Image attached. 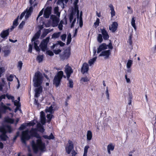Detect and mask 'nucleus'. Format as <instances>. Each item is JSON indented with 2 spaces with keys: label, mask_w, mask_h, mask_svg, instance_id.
Segmentation results:
<instances>
[{
  "label": "nucleus",
  "mask_w": 156,
  "mask_h": 156,
  "mask_svg": "<svg viewBox=\"0 0 156 156\" xmlns=\"http://www.w3.org/2000/svg\"><path fill=\"white\" fill-rule=\"evenodd\" d=\"M107 49V44L105 43H103L101 44L98 48L97 52L98 53H99L102 51Z\"/></svg>",
  "instance_id": "14"
},
{
  "label": "nucleus",
  "mask_w": 156,
  "mask_h": 156,
  "mask_svg": "<svg viewBox=\"0 0 156 156\" xmlns=\"http://www.w3.org/2000/svg\"><path fill=\"white\" fill-rule=\"evenodd\" d=\"M53 116V115H52L51 114H48L46 115L47 118L48 119H52V117Z\"/></svg>",
  "instance_id": "59"
},
{
  "label": "nucleus",
  "mask_w": 156,
  "mask_h": 156,
  "mask_svg": "<svg viewBox=\"0 0 156 156\" xmlns=\"http://www.w3.org/2000/svg\"><path fill=\"white\" fill-rule=\"evenodd\" d=\"M108 6L110 8V10H111V17L112 18L115 15V12L114 10V8L112 4H110Z\"/></svg>",
  "instance_id": "16"
},
{
  "label": "nucleus",
  "mask_w": 156,
  "mask_h": 156,
  "mask_svg": "<svg viewBox=\"0 0 156 156\" xmlns=\"http://www.w3.org/2000/svg\"><path fill=\"white\" fill-rule=\"evenodd\" d=\"M133 63V61L129 59L127 63L126 66L127 68L129 69L131 67Z\"/></svg>",
  "instance_id": "34"
},
{
  "label": "nucleus",
  "mask_w": 156,
  "mask_h": 156,
  "mask_svg": "<svg viewBox=\"0 0 156 156\" xmlns=\"http://www.w3.org/2000/svg\"><path fill=\"white\" fill-rule=\"evenodd\" d=\"M47 47V44L42 42L40 44V48L43 51H45Z\"/></svg>",
  "instance_id": "21"
},
{
  "label": "nucleus",
  "mask_w": 156,
  "mask_h": 156,
  "mask_svg": "<svg viewBox=\"0 0 156 156\" xmlns=\"http://www.w3.org/2000/svg\"><path fill=\"white\" fill-rule=\"evenodd\" d=\"M19 18V16H18L17 18H16L13 21V25L15 26V27H16L18 24V20Z\"/></svg>",
  "instance_id": "39"
},
{
  "label": "nucleus",
  "mask_w": 156,
  "mask_h": 156,
  "mask_svg": "<svg viewBox=\"0 0 156 156\" xmlns=\"http://www.w3.org/2000/svg\"><path fill=\"white\" fill-rule=\"evenodd\" d=\"M6 96L7 98L9 99H11L12 101H14V97L10 95L7 94Z\"/></svg>",
  "instance_id": "44"
},
{
  "label": "nucleus",
  "mask_w": 156,
  "mask_h": 156,
  "mask_svg": "<svg viewBox=\"0 0 156 156\" xmlns=\"http://www.w3.org/2000/svg\"><path fill=\"white\" fill-rule=\"evenodd\" d=\"M65 72L66 75L67 80H69L71 74L73 73V70L70 66L67 65L65 69Z\"/></svg>",
  "instance_id": "8"
},
{
  "label": "nucleus",
  "mask_w": 156,
  "mask_h": 156,
  "mask_svg": "<svg viewBox=\"0 0 156 156\" xmlns=\"http://www.w3.org/2000/svg\"><path fill=\"white\" fill-rule=\"evenodd\" d=\"M82 12H81L79 18V24L80 27H82L83 25V22L82 18Z\"/></svg>",
  "instance_id": "28"
},
{
  "label": "nucleus",
  "mask_w": 156,
  "mask_h": 156,
  "mask_svg": "<svg viewBox=\"0 0 156 156\" xmlns=\"http://www.w3.org/2000/svg\"><path fill=\"white\" fill-rule=\"evenodd\" d=\"M53 51L55 54L57 55L61 51V50L60 49L58 50L54 49L53 50Z\"/></svg>",
  "instance_id": "54"
},
{
  "label": "nucleus",
  "mask_w": 156,
  "mask_h": 156,
  "mask_svg": "<svg viewBox=\"0 0 156 156\" xmlns=\"http://www.w3.org/2000/svg\"><path fill=\"white\" fill-rule=\"evenodd\" d=\"M63 76V72L62 71H59L56 75L53 80V84L56 87H58L61 84V80Z\"/></svg>",
  "instance_id": "3"
},
{
  "label": "nucleus",
  "mask_w": 156,
  "mask_h": 156,
  "mask_svg": "<svg viewBox=\"0 0 156 156\" xmlns=\"http://www.w3.org/2000/svg\"><path fill=\"white\" fill-rule=\"evenodd\" d=\"M89 70V65L86 62L84 63L82 66L81 69V73L83 74L87 73Z\"/></svg>",
  "instance_id": "9"
},
{
  "label": "nucleus",
  "mask_w": 156,
  "mask_h": 156,
  "mask_svg": "<svg viewBox=\"0 0 156 156\" xmlns=\"http://www.w3.org/2000/svg\"><path fill=\"white\" fill-rule=\"evenodd\" d=\"M118 26V24L117 22H114L112 23L111 26L109 27V30L113 33H114L117 30Z\"/></svg>",
  "instance_id": "12"
},
{
  "label": "nucleus",
  "mask_w": 156,
  "mask_h": 156,
  "mask_svg": "<svg viewBox=\"0 0 156 156\" xmlns=\"http://www.w3.org/2000/svg\"><path fill=\"white\" fill-rule=\"evenodd\" d=\"M83 82H87L89 81L88 78L87 77H82L81 79Z\"/></svg>",
  "instance_id": "62"
},
{
  "label": "nucleus",
  "mask_w": 156,
  "mask_h": 156,
  "mask_svg": "<svg viewBox=\"0 0 156 156\" xmlns=\"http://www.w3.org/2000/svg\"><path fill=\"white\" fill-rule=\"evenodd\" d=\"M41 122L42 125H44L46 122L45 117L41 118Z\"/></svg>",
  "instance_id": "48"
},
{
  "label": "nucleus",
  "mask_w": 156,
  "mask_h": 156,
  "mask_svg": "<svg viewBox=\"0 0 156 156\" xmlns=\"http://www.w3.org/2000/svg\"><path fill=\"white\" fill-rule=\"evenodd\" d=\"M68 145L65 147V150L66 153L69 154L72 150H74V146L73 142L70 140L68 141Z\"/></svg>",
  "instance_id": "6"
},
{
  "label": "nucleus",
  "mask_w": 156,
  "mask_h": 156,
  "mask_svg": "<svg viewBox=\"0 0 156 156\" xmlns=\"http://www.w3.org/2000/svg\"><path fill=\"white\" fill-rule=\"evenodd\" d=\"M0 138L2 140L5 141L6 140L7 138H9V137L6 135V133H2L0 136Z\"/></svg>",
  "instance_id": "25"
},
{
  "label": "nucleus",
  "mask_w": 156,
  "mask_h": 156,
  "mask_svg": "<svg viewBox=\"0 0 156 156\" xmlns=\"http://www.w3.org/2000/svg\"><path fill=\"white\" fill-rule=\"evenodd\" d=\"M128 42H129L130 45H131L132 44V35H130L129 37V39L128 40Z\"/></svg>",
  "instance_id": "60"
},
{
  "label": "nucleus",
  "mask_w": 156,
  "mask_h": 156,
  "mask_svg": "<svg viewBox=\"0 0 156 156\" xmlns=\"http://www.w3.org/2000/svg\"><path fill=\"white\" fill-rule=\"evenodd\" d=\"M0 132L2 133H6L7 131L5 126H1L0 127Z\"/></svg>",
  "instance_id": "37"
},
{
  "label": "nucleus",
  "mask_w": 156,
  "mask_h": 156,
  "mask_svg": "<svg viewBox=\"0 0 156 156\" xmlns=\"http://www.w3.org/2000/svg\"><path fill=\"white\" fill-rule=\"evenodd\" d=\"M25 13L26 12L25 11H24L21 13L19 18L20 20H21L23 18L24 16Z\"/></svg>",
  "instance_id": "64"
},
{
  "label": "nucleus",
  "mask_w": 156,
  "mask_h": 156,
  "mask_svg": "<svg viewBox=\"0 0 156 156\" xmlns=\"http://www.w3.org/2000/svg\"><path fill=\"white\" fill-rule=\"evenodd\" d=\"M31 13L28 12H26V15L25 16V19H27L31 16Z\"/></svg>",
  "instance_id": "58"
},
{
  "label": "nucleus",
  "mask_w": 156,
  "mask_h": 156,
  "mask_svg": "<svg viewBox=\"0 0 156 156\" xmlns=\"http://www.w3.org/2000/svg\"><path fill=\"white\" fill-rule=\"evenodd\" d=\"M97 58V57L95 56L92 59H90L88 62L89 63L90 65H91L93 64L94 62L96 60Z\"/></svg>",
  "instance_id": "36"
},
{
  "label": "nucleus",
  "mask_w": 156,
  "mask_h": 156,
  "mask_svg": "<svg viewBox=\"0 0 156 156\" xmlns=\"http://www.w3.org/2000/svg\"><path fill=\"white\" fill-rule=\"evenodd\" d=\"M43 77L42 74L39 71L35 73L33 79L34 86L35 87L34 97L38 98L40 94L43 91V87L41 85L43 82Z\"/></svg>",
  "instance_id": "2"
},
{
  "label": "nucleus",
  "mask_w": 156,
  "mask_h": 156,
  "mask_svg": "<svg viewBox=\"0 0 156 156\" xmlns=\"http://www.w3.org/2000/svg\"><path fill=\"white\" fill-rule=\"evenodd\" d=\"M132 95L130 94L129 95L128 100V104L129 105H131L132 103Z\"/></svg>",
  "instance_id": "52"
},
{
  "label": "nucleus",
  "mask_w": 156,
  "mask_h": 156,
  "mask_svg": "<svg viewBox=\"0 0 156 156\" xmlns=\"http://www.w3.org/2000/svg\"><path fill=\"white\" fill-rule=\"evenodd\" d=\"M49 37H48L45 39H44L42 42L47 44L49 41Z\"/></svg>",
  "instance_id": "49"
},
{
  "label": "nucleus",
  "mask_w": 156,
  "mask_h": 156,
  "mask_svg": "<svg viewBox=\"0 0 156 156\" xmlns=\"http://www.w3.org/2000/svg\"><path fill=\"white\" fill-rule=\"evenodd\" d=\"M115 146L113 145L111 143L107 146V150H111L112 151H113L114 149Z\"/></svg>",
  "instance_id": "31"
},
{
  "label": "nucleus",
  "mask_w": 156,
  "mask_h": 156,
  "mask_svg": "<svg viewBox=\"0 0 156 156\" xmlns=\"http://www.w3.org/2000/svg\"><path fill=\"white\" fill-rule=\"evenodd\" d=\"M71 55L70 51L69 49L65 50L62 54L60 55V58L61 60L64 61L68 59Z\"/></svg>",
  "instance_id": "5"
},
{
  "label": "nucleus",
  "mask_w": 156,
  "mask_h": 156,
  "mask_svg": "<svg viewBox=\"0 0 156 156\" xmlns=\"http://www.w3.org/2000/svg\"><path fill=\"white\" fill-rule=\"evenodd\" d=\"M43 58L44 56L43 55H39L37 56L36 58V60L37 61H38V62L40 63L42 62L43 60Z\"/></svg>",
  "instance_id": "27"
},
{
  "label": "nucleus",
  "mask_w": 156,
  "mask_h": 156,
  "mask_svg": "<svg viewBox=\"0 0 156 156\" xmlns=\"http://www.w3.org/2000/svg\"><path fill=\"white\" fill-rule=\"evenodd\" d=\"M71 35L69 33L68 35L67 36V44L68 45L69 44L71 41Z\"/></svg>",
  "instance_id": "32"
},
{
  "label": "nucleus",
  "mask_w": 156,
  "mask_h": 156,
  "mask_svg": "<svg viewBox=\"0 0 156 156\" xmlns=\"http://www.w3.org/2000/svg\"><path fill=\"white\" fill-rule=\"evenodd\" d=\"M53 30V29H50V28L47 29H44V31L41 35V37L44 38L45 37L47 34Z\"/></svg>",
  "instance_id": "15"
},
{
  "label": "nucleus",
  "mask_w": 156,
  "mask_h": 156,
  "mask_svg": "<svg viewBox=\"0 0 156 156\" xmlns=\"http://www.w3.org/2000/svg\"><path fill=\"white\" fill-rule=\"evenodd\" d=\"M99 23L100 19L98 18H97L96 21L94 23V24L97 27L99 25Z\"/></svg>",
  "instance_id": "46"
},
{
  "label": "nucleus",
  "mask_w": 156,
  "mask_h": 156,
  "mask_svg": "<svg viewBox=\"0 0 156 156\" xmlns=\"http://www.w3.org/2000/svg\"><path fill=\"white\" fill-rule=\"evenodd\" d=\"M23 65V63L21 61H19L18 62V67L20 68V69H21Z\"/></svg>",
  "instance_id": "53"
},
{
  "label": "nucleus",
  "mask_w": 156,
  "mask_h": 156,
  "mask_svg": "<svg viewBox=\"0 0 156 156\" xmlns=\"http://www.w3.org/2000/svg\"><path fill=\"white\" fill-rule=\"evenodd\" d=\"M66 34H62L61 36V38L62 41H65L66 40Z\"/></svg>",
  "instance_id": "57"
},
{
  "label": "nucleus",
  "mask_w": 156,
  "mask_h": 156,
  "mask_svg": "<svg viewBox=\"0 0 156 156\" xmlns=\"http://www.w3.org/2000/svg\"><path fill=\"white\" fill-rule=\"evenodd\" d=\"M25 24V21H22L18 27L20 29L23 28Z\"/></svg>",
  "instance_id": "47"
},
{
  "label": "nucleus",
  "mask_w": 156,
  "mask_h": 156,
  "mask_svg": "<svg viewBox=\"0 0 156 156\" xmlns=\"http://www.w3.org/2000/svg\"><path fill=\"white\" fill-rule=\"evenodd\" d=\"M53 108L52 105H51L49 107H47L45 110L46 112H49L51 114H53L54 113V112H53Z\"/></svg>",
  "instance_id": "22"
},
{
  "label": "nucleus",
  "mask_w": 156,
  "mask_h": 156,
  "mask_svg": "<svg viewBox=\"0 0 156 156\" xmlns=\"http://www.w3.org/2000/svg\"><path fill=\"white\" fill-rule=\"evenodd\" d=\"M13 75L12 74H11L7 77V80L8 81H12L13 80Z\"/></svg>",
  "instance_id": "43"
},
{
  "label": "nucleus",
  "mask_w": 156,
  "mask_h": 156,
  "mask_svg": "<svg viewBox=\"0 0 156 156\" xmlns=\"http://www.w3.org/2000/svg\"><path fill=\"white\" fill-rule=\"evenodd\" d=\"M108 47V48L110 49H112L113 48L112 44L111 42L109 43L108 44H107V48Z\"/></svg>",
  "instance_id": "61"
},
{
  "label": "nucleus",
  "mask_w": 156,
  "mask_h": 156,
  "mask_svg": "<svg viewBox=\"0 0 156 156\" xmlns=\"http://www.w3.org/2000/svg\"><path fill=\"white\" fill-rule=\"evenodd\" d=\"M92 135L91 132L90 130H88L87 132V139L88 140H90L92 138Z\"/></svg>",
  "instance_id": "24"
},
{
  "label": "nucleus",
  "mask_w": 156,
  "mask_h": 156,
  "mask_svg": "<svg viewBox=\"0 0 156 156\" xmlns=\"http://www.w3.org/2000/svg\"><path fill=\"white\" fill-rule=\"evenodd\" d=\"M32 47L33 44H30L29 45V48L28 50V51L30 53L32 52Z\"/></svg>",
  "instance_id": "56"
},
{
  "label": "nucleus",
  "mask_w": 156,
  "mask_h": 156,
  "mask_svg": "<svg viewBox=\"0 0 156 156\" xmlns=\"http://www.w3.org/2000/svg\"><path fill=\"white\" fill-rule=\"evenodd\" d=\"M103 38L105 40H107L109 38V36L108 33L103 36Z\"/></svg>",
  "instance_id": "50"
},
{
  "label": "nucleus",
  "mask_w": 156,
  "mask_h": 156,
  "mask_svg": "<svg viewBox=\"0 0 156 156\" xmlns=\"http://www.w3.org/2000/svg\"><path fill=\"white\" fill-rule=\"evenodd\" d=\"M37 128L39 129V131L42 132H43L44 131V129L42 126L40 124L39 125H37Z\"/></svg>",
  "instance_id": "45"
},
{
  "label": "nucleus",
  "mask_w": 156,
  "mask_h": 156,
  "mask_svg": "<svg viewBox=\"0 0 156 156\" xmlns=\"http://www.w3.org/2000/svg\"><path fill=\"white\" fill-rule=\"evenodd\" d=\"M135 20L136 18L134 16H133L132 19L131 24L132 26L135 29V30H136V27L135 23Z\"/></svg>",
  "instance_id": "26"
},
{
  "label": "nucleus",
  "mask_w": 156,
  "mask_h": 156,
  "mask_svg": "<svg viewBox=\"0 0 156 156\" xmlns=\"http://www.w3.org/2000/svg\"><path fill=\"white\" fill-rule=\"evenodd\" d=\"M111 51L109 50H105L102 51L99 55V56H105V58L107 59L109 58V56L111 55Z\"/></svg>",
  "instance_id": "10"
},
{
  "label": "nucleus",
  "mask_w": 156,
  "mask_h": 156,
  "mask_svg": "<svg viewBox=\"0 0 156 156\" xmlns=\"http://www.w3.org/2000/svg\"><path fill=\"white\" fill-rule=\"evenodd\" d=\"M74 11H75V12H76V15L77 16V18L78 19V20L79 19V14L80 11L79 10V7L78 5H74Z\"/></svg>",
  "instance_id": "23"
},
{
  "label": "nucleus",
  "mask_w": 156,
  "mask_h": 156,
  "mask_svg": "<svg viewBox=\"0 0 156 156\" xmlns=\"http://www.w3.org/2000/svg\"><path fill=\"white\" fill-rule=\"evenodd\" d=\"M40 35L41 31L40 30H39L37 32V33H36L34 35V36L31 39V41L33 42L34 41H35L36 40L38 39L40 36Z\"/></svg>",
  "instance_id": "17"
},
{
  "label": "nucleus",
  "mask_w": 156,
  "mask_h": 156,
  "mask_svg": "<svg viewBox=\"0 0 156 156\" xmlns=\"http://www.w3.org/2000/svg\"><path fill=\"white\" fill-rule=\"evenodd\" d=\"M102 36L101 34H98L97 37V41L100 43H101L103 41Z\"/></svg>",
  "instance_id": "30"
},
{
  "label": "nucleus",
  "mask_w": 156,
  "mask_h": 156,
  "mask_svg": "<svg viewBox=\"0 0 156 156\" xmlns=\"http://www.w3.org/2000/svg\"><path fill=\"white\" fill-rule=\"evenodd\" d=\"M43 137L45 139L48 140H54L55 137L52 133H51L50 135L48 136L47 135H44L43 136Z\"/></svg>",
  "instance_id": "19"
},
{
  "label": "nucleus",
  "mask_w": 156,
  "mask_h": 156,
  "mask_svg": "<svg viewBox=\"0 0 156 156\" xmlns=\"http://www.w3.org/2000/svg\"><path fill=\"white\" fill-rule=\"evenodd\" d=\"M3 52L4 53V56L7 57L10 54L11 51L9 49L5 50L3 51Z\"/></svg>",
  "instance_id": "38"
},
{
  "label": "nucleus",
  "mask_w": 156,
  "mask_h": 156,
  "mask_svg": "<svg viewBox=\"0 0 156 156\" xmlns=\"http://www.w3.org/2000/svg\"><path fill=\"white\" fill-rule=\"evenodd\" d=\"M76 21V18H75L73 20V21H72V23L71 24V26H70V27L71 28H72L74 27V24L75 23Z\"/></svg>",
  "instance_id": "63"
},
{
  "label": "nucleus",
  "mask_w": 156,
  "mask_h": 156,
  "mask_svg": "<svg viewBox=\"0 0 156 156\" xmlns=\"http://www.w3.org/2000/svg\"><path fill=\"white\" fill-rule=\"evenodd\" d=\"M4 120L5 122L11 124H13L14 121V120L13 119L10 118L8 117L5 118Z\"/></svg>",
  "instance_id": "20"
},
{
  "label": "nucleus",
  "mask_w": 156,
  "mask_h": 156,
  "mask_svg": "<svg viewBox=\"0 0 156 156\" xmlns=\"http://www.w3.org/2000/svg\"><path fill=\"white\" fill-rule=\"evenodd\" d=\"M14 105L15 106H16L17 107H20L21 106L20 103L17 101V100L14 101H13Z\"/></svg>",
  "instance_id": "42"
},
{
  "label": "nucleus",
  "mask_w": 156,
  "mask_h": 156,
  "mask_svg": "<svg viewBox=\"0 0 156 156\" xmlns=\"http://www.w3.org/2000/svg\"><path fill=\"white\" fill-rule=\"evenodd\" d=\"M34 49L36 50L37 51H40V49L39 47L37 45V44L36 42H34Z\"/></svg>",
  "instance_id": "41"
},
{
  "label": "nucleus",
  "mask_w": 156,
  "mask_h": 156,
  "mask_svg": "<svg viewBox=\"0 0 156 156\" xmlns=\"http://www.w3.org/2000/svg\"><path fill=\"white\" fill-rule=\"evenodd\" d=\"M9 33V29H8L5 30H3L0 34V36L3 39L6 38Z\"/></svg>",
  "instance_id": "13"
},
{
  "label": "nucleus",
  "mask_w": 156,
  "mask_h": 156,
  "mask_svg": "<svg viewBox=\"0 0 156 156\" xmlns=\"http://www.w3.org/2000/svg\"><path fill=\"white\" fill-rule=\"evenodd\" d=\"M69 81V87L70 88H73V80L69 78V80H67Z\"/></svg>",
  "instance_id": "35"
},
{
  "label": "nucleus",
  "mask_w": 156,
  "mask_h": 156,
  "mask_svg": "<svg viewBox=\"0 0 156 156\" xmlns=\"http://www.w3.org/2000/svg\"><path fill=\"white\" fill-rule=\"evenodd\" d=\"M54 13L56 14V15L58 16H60V12H59V9L58 7H56L54 9Z\"/></svg>",
  "instance_id": "29"
},
{
  "label": "nucleus",
  "mask_w": 156,
  "mask_h": 156,
  "mask_svg": "<svg viewBox=\"0 0 156 156\" xmlns=\"http://www.w3.org/2000/svg\"><path fill=\"white\" fill-rule=\"evenodd\" d=\"M60 34V32H58L57 33H54L52 36V38H57L58 37Z\"/></svg>",
  "instance_id": "33"
},
{
  "label": "nucleus",
  "mask_w": 156,
  "mask_h": 156,
  "mask_svg": "<svg viewBox=\"0 0 156 156\" xmlns=\"http://www.w3.org/2000/svg\"><path fill=\"white\" fill-rule=\"evenodd\" d=\"M51 10L52 7L51 6L48 7L46 8L44 14L45 18H48L49 17L51 13Z\"/></svg>",
  "instance_id": "11"
},
{
  "label": "nucleus",
  "mask_w": 156,
  "mask_h": 156,
  "mask_svg": "<svg viewBox=\"0 0 156 156\" xmlns=\"http://www.w3.org/2000/svg\"><path fill=\"white\" fill-rule=\"evenodd\" d=\"M101 31L102 34V35L103 36L106 34V33H108L107 31L105 29V28H103V29H101Z\"/></svg>",
  "instance_id": "51"
},
{
  "label": "nucleus",
  "mask_w": 156,
  "mask_h": 156,
  "mask_svg": "<svg viewBox=\"0 0 156 156\" xmlns=\"http://www.w3.org/2000/svg\"><path fill=\"white\" fill-rule=\"evenodd\" d=\"M47 54L50 56H52L54 55L53 52L50 50H48L47 51Z\"/></svg>",
  "instance_id": "55"
},
{
  "label": "nucleus",
  "mask_w": 156,
  "mask_h": 156,
  "mask_svg": "<svg viewBox=\"0 0 156 156\" xmlns=\"http://www.w3.org/2000/svg\"><path fill=\"white\" fill-rule=\"evenodd\" d=\"M37 131L36 129L32 128L29 131V133H30V136L31 138V137H36L37 138H39L37 140L36 143H35L34 140L31 142L32 148L34 152L35 153H37L39 150L43 151L45 148V143L42 142L41 137L37 133Z\"/></svg>",
  "instance_id": "1"
},
{
  "label": "nucleus",
  "mask_w": 156,
  "mask_h": 156,
  "mask_svg": "<svg viewBox=\"0 0 156 156\" xmlns=\"http://www.w3.org/2000/svg\"><path fill=\"white\" fill-rule=\"evenodd\" d=\"M1 110L3 112H5L6 110H10L11 108L10 107L5 106V105H4L3 103L2 102Z\"/></svg>",
  "instance_id": "18"
},
{
  "label": "nucleus",
  "mask_w": 156,
  "mask_h": 156,
  "mask_svg": "<svg viewBox=\"0 0 156 156\" xmlns=\"http://www.w3.org/2000/svg\"><path fill=\"white\" fill-rule=\"evenodd\" d=\"M27 126V125L26 124V123L25 124L23 123L21 125L19 128V129L20 130H23L25 129Z\"/></svg>",
  "instance_id": "40"
},
{
  "label": "nucleus",
  "mask_w": 156,
  "mask_h": 156,
  "mask_svg": "<svg viewBox=\"0 0 156 156\" xmlns=\"http://www.w3.org/2000/svg\"><path fill=\"white\" fill-rule=\"evenodd\" d=\"M29 131L28 129L23 131L22 132L21 139L22 142L23 143L25 144L27 140H28L30 139V136L29 134Z\"/></svg>",
  "instance_id": "4"
},
{
  "label": "nucleus",
  "mask_w": 156,
  "mask_h": 156,
  "mask_svg": "<svg viewBox=\"0 0 156 156\" xmlns=\"http://www.w3.org/2000/svg\"><path fill=\"white\" fill-rule=\"evenodd\" d=\"M50 18L52 20V26L53 27H57L59 21V18L53 15H51Z\"/></svg>",
  "instance_id": "7"
}]
</instances>
